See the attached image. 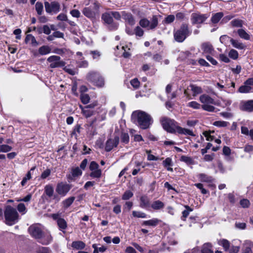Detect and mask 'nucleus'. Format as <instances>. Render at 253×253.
<instances>
[{"instance_id":"f257e3e1","label":"nucleus","mask_w":253,"mask_h":253,"mask_svg":"<svg viewBox=\"0 0 253 253\" xmlns=\"http://www.w3.org/2000/svg\"><path fill=\"white\" fill-rule=\"evenodd\" d=\"M5 223L12 225L18 222L19 214L16 210L10 206H7L4 212Z\"/></svg>"},{"instance_id":"f03ea898","label":"nucleus","mask_w":253,"mask_h":253,"mask_svg":"<svg viewBox=\"0 0 253 253\" xmlns=\"http://www.w3.org/2000/svg\"><path fill=\"white\" fill-rule=\"evenodd\" d=\"M136 115L137 121L140 127L142 129L148 128L152 123V119L151 116L144 112H138L133 113V115Z\"/></svg>"},{"instance_id":"7ed1b4c3","label":"nucleus","mask_w":253,"mask_h":253,"mask_svg":"<svg viewBox=\"0 0 253 253\" xmlns=\"http://www.w3.org/2000/svg\"><path fill=\"white\" fill-rule=\"evenodd\" d=\"M200 102L203 104L201 106L202 108L208 112H214L215 108L211 105V104H215V102L213 98L209 95L204 94L201 95L199 97Z\"/></svg>"},{"instance_id":"20e7f679","label":"nucleus","mask_w":253,"mask_h":253,"mask_svg":"<svg viewBox=\"0 0 253 253\" xmlns=\"http://www.w3.org/2000/svg\"><path fill=\"white\" fill-rule=\"evenodd\" d=\"M190 33L188 25L183 24L178 30L174 32V38L176 42H181L189 35Z\"/></svg>"},{"instance_id":"39448f33","label":"nucleus","mask_w":253,"mask_h":253,"mask_svg":"<svg viewBox=\"0 0 253 253\" xmlns=\"http://www.w3.org/2000/svg\"><path fill=\"white\" fill-rule=\"evenodd\" d=\"M162 125L165 130L170 133H175L178 126L173 120L164 117L161 120Z\"/></svg>"},{"instance_id":"423d86ee","label":"nucleus","mask_w":253,"mask_h":253,"mask_svg":"<svg viewBox=\"0 0 253 253\" xmlns=\"http://www.w3.org/2000/svg\"><path fill=\"white\" fill-rule=\"evenodd\" d=\"M87 79L97 86L102 87L104 84V79L97 72H89L87 75Z\"/></svg>"},{"instance_id":"0eeeda50","label":"nucleus","mask_w":253,"mask_h":253,"mask_svg":"<svg viewBox=\"0 0 253 253\" xmlns=\"http://www.w3.org/2000/svg\"><path fill=\"white\" fill-rule=\"evenodd\" d=\"M139 23L142 27L147 28L148 30H152L157 26L158 20L157 16L154 15L150 21L146 18H143L140 20Z\"/></svg>"},{"instance_id":"6e6552de","label":"nucleus","mask_w":253,"mask_h":253,"mask_svg":"<svg viewBox=\"0 0 253 253\" xmlns=\"http://www.w3.org/2000/svg\"><path fill=\"white\" fill-rule=\"evenodd\" d=\"M47 61L50 63L49 66L52 68L62 67L65 65V63L60 60L59 56L56 55L49 57Z\"/></svg>"},{"instance_id":"1a4fd4ad","label":"nucleus","mask_w":253,"mask_h":253,"mask_svg":"<svg viewBox=\"0 0 253 253\" xmlns=\"http://www.w3.org/2000/svg\"><path fill=\"white\" fill-rule=\"evenodd\" d=\"M71 186L66 183L60 182L57 184L56 192L62 197L65 196L70 190Z\"/></svg>"},{"instance_id":"9d476101","label":"nucleus","mask_w":253,"mask_h":253,"mask_svg":"<svg viewBox=\"0 0 253 253\" xmlns=\"http://www.w3.org/2000/svg\"><path fill=\"white\" fill-rule=\"evenodd\" d=\"M209 17L207 14H200L193 13L191 16V21L193 24H200L203 23Z\"/></svg>"},{"instance_id":"9b49d317","label":"nucleus","mask_w":253,"mask_h":253,"mask_svg":"<svg viewBox=\"0 0 253 253\" xmlns=\"http://www.w3.org/2000/svg\"><path fill=\"white\" fill-rule=\"evenodd\" d=\"M102 19L104 22L110 25L111 30H114L117 28L118 24L113 22V19L111 13H104L102 15Z\"/></svg>"},{"instance_id":"f8f14e48","label":"nucleus","mask_w":253,"mask_h":253,"mask_svg":"<svg viewBox=\"0 0 253 253\" xmlns=\"http://www.w3.org/2000/svg\"><path fill=\"white\" fill-rule=\"evenodd\" d=\"M119 142V137L115 136L113 138H110L106 141L105 145V150L110 151L113 148L117 146Z\"/></svg>"},{"instance_id":"ddd939ff","label":"nucleus","mask_w":253,"mask_h":253,"mask_svg":"<svg viewBox=\"0 0 253 253\" xmlns=\"http://www.w3.org/2000/svg\"><path fill=\"white\" fill-rule=\"evenodd\" d=\"M30 234L34 238L38 239L41 237L42 231L41 228L37 225H33L29 228Z\"/></svg>"},{"instance_id":"4468645a","label":"nucleus","mask_w":253,"mask_h":253,"mask_svg":"<svg viewBox=\"0 0 253 253\" xmlns=\"http://www.w3.org/2000/svg\"><path fill=\"white\" fill-rule=\"evenodd\" d=\"M52 240V238L48 231L42 232L41 237L38 239L39 242L43 245L49 244Z\"/></svg>"},{"instance_id":"2eb2a0df","label":"nucleus","mask_w":253,"mask_h":253,"mask_svg":"<svg viewBox=\"0 0 253 253\" xmlns=\"http://www.w3.org/2000/svg\"><path fill=\"white\" fill-rule=\"evenodd\" d=\"M240 108L242 111L253 112V100L242 102L240 105Z\"/></svg>"},{"instance_id":"dca6fc26","label":"nucleus","mask_w":253,"mask_h":253,"mask_svg":"<svg viewBox=\"0 0 253 253\" xmlns=\"http://www.w3.org/2000/svg\"><path fill=\"white\" fill-rule=\"evenodd\" d=\"M198 177L201 182L211 183L214 180L211 176H209L205 173H200L198 175ZM209 186L213 187V188L215 187V186L212 184H209Z\"/></svg>"},{"instance_id":"f3484780","label":"nucleus","mask_w":253,"mask_h":253,"mask_svg":"<svg viewBox=\"0 0 253 253\" xmlns=\"http://www.w3.org/2000/svg\"><path fill=\"white\" fill-rule=\"evenodd\" d=\"M84 15L86 17L91 19L95 18L97 13L90 7H84L82 11Z\"/></svg>"},{"instance_id":"a211bd4d","label":"nucleus","mask_w":253,"mask_h":253,"mask_svg":"<svg viewBox=\"0 0 253 253\" xmlns=\"http://www.w3.org/2000/svg\"><path fill=\"white\" fill-rule=\"evenodd\" d=\"M204 53L213 54L214 50L212 45L209 42H204L201 45Z\"/></svg>"},{"instance_id":"6ab92c4d","label":"nucleus","mask_w":253,"mask_h":253,"mask_svg":"<svg viewBox=\"0 0 253 253\" xmlns=\"http://www.w3.org/2000/svg\"><path fill=\"white\" fill-rule=\"evenodd\" d=\"M122 17L125 21L130 25H133L135 24V20L131 14L122 12Z\"/></svg>"},{"instance_id":"aec40b11","label":"nucleus","mask_w":253,"mask_h":253,"mask_svg":"<svg viewBox=\"0 0 253 253\" xmlns=\"http://www.w3.org/2000/svg\"><path fill=\"white\" fill-rule=\"evenodd\" d=\"M140 207L142 208H147L150 206V200L146 196H142L140 198Z\"/></svg>"},{"instance_id":"412c9836","label":"nucleus","mask_w":253,"mask_h":253,"mask_svg":"<svg viewBox=\"0 0 253 253\" xmlns=\"http://www.w3.org/2000/svg\"><path fill=\"white\" fill-rule=\"evenodd\" d=\"M161 220L158 218H153L150 220L144 221L142 225L144 226H150L155 227L157 226L160 222Z\"/></svg>"},{"instance_id":"4be33fe9","label":"nucleus","mask_w":253,"mask_h":253,"mask_svg":"<svg viewBox=\"0 0 253 253\" xmlns=\"http://www.w3.org/2000/svg\"><path fill=\"white\" fill-rule=\"evenodd\" d=\"M176 131H177L179 134H183L185 135H188L190 136H194V134L193 133V132L187 128H182L179 126H178L177 127V129L176 130Z\"/></svg>"},{"instance_id":"5701e85b","label":"nucleus","mask_w":253,"mask_h":253,"mask_svg":"<svg viewBox=\"0 0 253 253\" xmlns=\"http://www.w3.org/2000/svg\"><path fill=\"white\" fill-rule=\"evenodd\" d=\"M57 224L60 231L65 233V230L67 228V224L65 220L62 218L58 219Z\"/></svg>"},{"instance_id":"b1692460","label":"nucleus","mask_w":253,"mask_h":253,"mask_svg":"<svg viewBox=\"0 0 253 253\" xmlns=\"http://www.w3.org/2000/svg\"><path fill=\"white\" fill-rule=\"evenodd\" d=\"M232 45L235 47L239 49H243L245 48V45L241 42L234 40L233 39H230Z\"/></svg>"},{"instance_id":"393cba45","label":"nucleus","mask_w":253,"mask_h":253,"mask_svg":"<svg viewBox=\"0 0 253 253\" xmlns=\"http://www.w3.org/2000/svg\"><path fill=\"white\" fill-rule=\"evenodd\" d=\"M212 247V246L211 243L204 244L201 249V253H213V251L211 250Z\"/></svg>"},{"instance_id":"a878e982","label":"nucleus","mask_w":253,"mask_h":253,"mask_svg":"<svg viewBox=\"0 0 253 253\" xmlns=\"http://www.w3.org/2000/svg\"><path fill=\"white\" fill-rule=\"evenodd\" d=\"M164 204L160 200H157L152 203L151 208L154 210H159L164 207Z\"/></svg>"},{"instance_id":"bb28decb","label":"nucleus","mask_w":253,"mask_h":253,"mask_svg":"<svg viewBox=\"0 0 253 253\" xmlns=\"http://www.w3.org/2000/svg\"><path fill=\"white\" fill-rule=\"evenodd\" d=\"M85 244L81 241H74L72 243V247L76 250H82L84 248Z\"/></svg>"},{"instance_id":"cd10ccee","label":"nucleus","mask_w":253,"mask_h":253,"mask_svg":"<svg viewBox=\"0 0 253 253\" xmlns=\"http://www.w3.org/2000/svg\"><path fill=\"white\" fill-rule=\"evenodd\" d=\"M3 139L0 138V152H8L12 149V147L6 144L1 145Z\"/></svg>"},{"instance_id":"c85d7f7f","label":"nucleus","mask_w":253,"mask_h":253,"mask_svg":"<svg viewBox=\"0 0 253 253\" xmlns=\"http://www.w3.org/2000/svg\"><path fill=\"white\" fill-rule=\"evenodd\" d=\"M75 199V198L74 197H70L63 201L62 204L63 206V207L65 209H67L74 202Z\"/></svg>"},{"instance_id":"c756f323","label":"nucleus","mask_w":253,"mask_h":253,"mask_svg":"<svg viewBox=\"0 0 253 253\" xmlns=\"http://www.w3.org/2000/svg\"><path fill=\"white\" fill-rule=\"evenodd\" d=\"M44 193L49 198H51L54 193L53 188L51 185H46L44 187Z\"/></svg>"},{"instance_id":"7c9ffc66","label":"nucleus","mask_w":253,"mask_h":253,"mask_svg":"<svg viewBox=\"0 0 253 253\" xmlns=\"http://www.w3.org/2000/svg\"><path fill=\"white\" fill-rule=\"evenodd\" d=\"M252 87L247 84H244V85L241 86L238 89V92L241 93H246L250 92H252Z\"/></svg>"},{"instance_id":"2f4dec72","label":"nucleus","mask_w":253,"mask_h":253,"mask_svg":"<svg viewBox=\"0 0 253 253\" xmlns=\"http://www.w3.org/2000/svg\"><path fill=\"white\" fill-rule=\"evenodd\" d=\"M51 51V48L47 45H43L39 49V52L41 55H45Z\"/></svg>"},{"instance_id":"473e14b6","label":"nucleus","mask_w":253,"mask_h":253,"mask_svg":"<svg viewBox=\"0 0 253 253\" xmlns=\"http://www.w3.org/2000/svg\"><path fill=\"white\" fill-rule=\"evenodd\" d=\"M237 33L241 38L246 40H250V36L244 30L242 29H239Z\"/></svg>"},{"instance_id":"72a5a7b5","label":"nucleus","mask_w":253,"mask_h":253,"mask_svg":"<svg viewBox=\"0 0 253 253\" xmlns=\"http://www.w3.org/2000/svg\"><path fill=\"white\" fill-rule=\"evenodd\" d=\"M90 176L93 178H99L101 176L102 171L100 169L98 168L95 170H90Z\"/></svg>"},{"instance_id":"f704fd0d","label":"nucleus","mask_w":253,"mask_h":253,"mask_svg":"<svg viewBox=\"0 0 253 253\" xmlns=\"http://www.w3.org/2000/svg\"><path fill=\"white\" fill-rule=\"evenodd\" d=\"M218 244L222 246L226 251L229 250L230 243L228 240L226 239L220 240L218 241Z\"/></svg>"},{"instance_id":"c9c22d12","label":"nucleus","mask_w":253,"mask_h":253,"mask_svg":"<svg viewBox=\"0 0 253 253\" xmlns=\"http://www.w3.org/2000/svg\"><path fill=\"white\" fill-rule=\"evenodd\" d=\"M185 208L186 210L182 211V216L181 217V219L183 221L186 220V218L189 215L190 212L193 211L188 206H185Z\"/></svg>"},{"instance_id":"e433bc0d","label":"nucleus","mask_w":253,"mask_h":253,"mask_svg":"<svg viewBox=\"0 0 253 253\" xmlns=\"http://www.w3.org/2000/svg\"><path fill=\"white\" fill-rule=\"evenodd\" d=\"M223 14L222 12H218L215 13L214 15L211 17V22L213 23H217L219 22L220 19L222 17Z\"/></svg>"},{"instance_id":"4c0bfd02","label":"nucleus","mask_w":253,"mask_h":253,"mask_svg":"<svg viewBox=\"0 0 253 253\" xmlns=\"http://www.w3.org/2000/svg\"><path fill=\"white\" fill-rule=\"evenodd\" d=\"M191 90L193 92V95L196 96L198 94L202 92V89L201 87L196 86L195 85H191L190 86Z\"/></svg>"},{"instance_id":"58836bf2","label":"nucleus","mask_w":253,"mask_h":253,"mask_svg":"<svg viewBox=\"0 0 253 253\" xmlns=\"http://www.w3.org/2000/svg\"><path fill=\"white\" fill-rule=\"evenodd\" d=\"M180 161L185 162L187 165H193L194 164V160L191 157L186 156H182L180 157Z\"/></svg>"},{"instance_id":"ea45409f","label":"nucleus","mask_w":253,"mask_h":253,"mask_svg":"<svg viewBox=\"0 0 253 253\" xmlns=\"http://www.w3.org/2000/svg\"><path fill=\"white\" fill-rule=\"evenodd\" d=\"M51 12H53L55 13L58 12L60 10V4L58 2L53 1L51 2Z\"/></svg>"},{"instance_id":"a19ab883","label":"nucleus","mask_w":253,"mask_h":253,"mask_svg":"<svg viewBox=\"0 0 253 253\" xmlns=\"http://www.w3.org/2000/svg\"><path fill=\"white\" fill-rule=\"evenodd\" d=\"M80 99L83 104H86L89 102L90 97L87 94L81 93L80 95Z\"/></svg>"},{"instance_id":"79ce46f5","label":"nucleus","mask_w":253,"mask_h":253,"mask_svg":"<svg viewBox=\"0 0 253 253\" xmlns=\"http://www.w3.org/2000/svg\"><path fill=\"white\" fill-rule=\"evenodd\" d=\"M132 215L134 217L137 218H146L147 215L144 212L139 211H133L132 212Z\"/></svg>"},{"instance_id":"37998d69","label":"nucleus","mask_w":253,"mask_h":253,"mask_svg":"<svg viewBox=\"0 0 253 253\" xmlns=\"http://www.w3.org/2000/svg\"><path fill=\"white\" fill-rule=\"evenodd\" d=\"M38 31L40 34L43 32L46 35H49L51 32L50 27L46 25L43 26L42 29L39 28Z\"/></svg>"},{"instance_id":"c03bdc74","label":"nucleus","mask_w":253,"mask_h":253,"mask_svg":"<svg viewBox=\"0 0 253 253\" xmlns=\"http://www.w3.org/2000/svg\"><path fill=\"white\" fill-rule=\"evenodd\" d=\"M82 174V171L79 167H76L72 169V174L73 177L80 176Z\"/></svg>"},{"instance_id":"a18cd8bd","label":"nucleus","mask_w":253,"mask_h":253,"mask_svg":"<svg viewBox=\"0 0 253 253\" xmlns=\"http://www.w3.org/2000/svg\"><path fill=\"white\" fill-rule=\"evenodd\" d=\"M133 195L132 192L129 190L126 191L122 196V199L124 200H127L131 198Z\"/></svg>"},{"instance_id":"49530a36","label":"nucleus","mask_w":253,"mask_h":253,"mask_svg":"<svg viewBox=\"0 0 253 253\" xmlns=\"http://www.w3.org/2000/svg\"><path fill=\"white\" fill-rule=\"evenodd\" d=\"M201 106L202 105H201L196 101H191L190 102H189L187 104L188 107L192 108L195 109H200Z\"/></svg>"},{"instance_id":"de8ad7c7","label":"nucleus","mask_w":253,"mask_h":253,"mask_svg":"<svg viewBox=\"0 0 253 253\" xmlns=\"http://www.w3.org/2000/svg\"><path fill=\"white\" fill-rule=\"evenodd\" d=\"M36 10L39 15H41L43 10V5L41 2H37L35 5Z\"/></svg>"},{"instance_id":"09e8293b","label":"nucleus","mask_w":253,"mask_h":253,"mask_svg":"<svg viewBox=\"0 0 253 253\" xmlns=\"http://www.w3.org/2000/svg\"><path fill=\"white\" fill-rule=\"evenodd\" d=\"M93 111L86 108H85V110H83V112L82 113L83 115L86 118L92 116L93 115Z\"/></svg>"},{"instance_id":"8fccbe9b","label":"nucleus","mask_w":253,"mask_h":253,"mask_svg":"<svg viewBox=\"0 0 253 253\" xmlns=\"http://www.w3.org/2000/svg\"><path fill=\"white\" fill-rule=\"evenodd\" d=\"M121 141L125 144L128 143L129 140V135L126 133H123L121 136Z\"/></svg>"},{"instance_id":"3c124183","label":"nucleus","mask_w":253,"mask_h":253,"mask_svg":"<svg viewBox=\"0 0 253 253\" xmlns=\"http://www.w3.org/2000/svg\"><path fill=\"white\" fill-rule=\"evenodd\" d=\"M228 55L230 58H231L233 59H236L238 57V53L235 49H231L229 51Z\"/></svg>"},{"instance_id":"603ef678","label":"nucleus","mask_w":253,"mask_h":253,"mask_svg":"<svg viewBox=\"0 0 253 253\" xmlns=\"http://www.w3.org/2000/svg\"><path fill=\"white\" fill-rule=\"evenodd\" d=\"M130 84L135 89H137L140 86V82L137 78L132 80Z\"/></svg>"},{"instance_id":"864d4df0","label":"nucleus","mask_w":253,"mask_h":253,"mask_svg":"<svg viewBox=\"0 0 253 253\" xmlns=\"http://www.w3.org/2000/svg\"><path fill=\"white\" fill-rule=\"evenodd\" d=\"M17 210L22 213V214H25L26 212V208L25 205L23 203H20L17 206Z\"/></svg>"},{"instance_id":"5fc2aeb1","label":"nucleus","mask_w":253,"mask_h":253,"mask_svg":"<svg viewBox=\"0 0 253 253\" xmlns=\"http://www.w3.org/2000/svg\"><path fill=\"white\" fill-rule=\"evenodd\" d=\"M134 32L136 36L139 37H142L144 34L143 30L139 26L135 27Z\"/></svg>"},{"instance_id":"6e6d98bb","label":"nucleus","mask_w":253,"mask_h":253,"mask_svg":"<svg viewBox=\"0 0 253 253\" xmlns=\"http://www.w3.org/2000/svg\"><path fill=\"white\" fill-rule=\"evenodd\" d=\"M228 123L222 121H216L213 123V125L215 126L219 127H224L228 125Z\"/></svg>"},{"instance_id":"4d7b16f0","label":"nucleus","mask_w":253,"mask_h":253,"mask_svg":"<svg viewBox=\"0 0 253 253\" xmlns=\"http://www.w3.org/2000/svg\"><path fill=\"white\" fill-rule=\"evenodd\" d=\"M31 178V173L30 171H29L26 175L23 178L22 181H21V185L22 186H24L26 183H27V181L29 179H30Z\"/></svg>"},{"instance_id":"13d9d810","label":"nucleus","mask_w":253,"mask_h":253,"mask_svg":"<svg viewBox=\"0 0 253 253\" xmlns=\"http://www.w3.org/2000/svg\"><path fill=\"white\" fill-rule=\"evenodd\" d=\"M163 164L165 168L172 166V160L170 158H167L163 162Z\"/></svg>"},{"instance_id":"bf43d9fd","label":"nucleus","mask_w":253,"mask_h":253,"mask_svg":"<svg viewBox=\"0 0 253 253\" xmlns=\"http://www.w3.org/2000/svg\"><path fill=\"white\" fill-rule=\"evenodd\" d=\"M37 253H52L51 251L47 248L41 247L37 251Z\"/></svg>"},{"instance_id":"052dcab7","label":"nucleus","mask_w":253,"mask_h":253,"mask_svg":"<svg viewBox=\"0 0 253 253\" xmlns=\"http://www.w3.org/2000/svg\"><path fill=\"white\" fill-rule=\"evenodd\" d=\"M231 23L234 27H241L242 26V21L240 20L235 19L232 21Z\"/></svg>"},{"instance_id":"680f3d73","label":"nucleus","mask_w":253,"mask_h":253,"mask_svg":"<svg viewBox=\"0 0 253 253\" xmlns=\"http://www.w3.org/2000/svg\"><path fill=\"white\" fill-rule=\"evenodd\" d=\"M71 15L74 17L79 18L80 17L81 13L77 9H73L70 11Z\"/></svg>"},{"instance_id":"e2e57ef3","label":"nucleus","mask_w":253,"mask_h":253,"mask_svg":"<svg viewBox=\"0 0 253 253\" xmlns=\"http://www.w3.org/2000/svg\"><path fill=\"white\" fill-rule=\"evenodd\" d=\"M98 168H99V165L95 162L92 161L90 163L89 167L90 170H95V169H97Z\"/></svg>"},{"instance_id":"0e129e2a","label":"nucleus","mask_w":253,"mask_h":253,"mask_svg":"<svg viewBox=\"0 0 253 253\" xmlns=\"http://www.w3.org/2000/svg\"><path fill=\"white\" fill-rule=\"evenodd\" d=\"M250 204V201L247 199H243L240 201V205L244 208H248Z\"/></svg>"},{"instance_id":"69168bd1","label":"nucleus","mask_w":253,"mask_h":253,"mask_svg":"<svg viewBox=\"0 0 253 253\" xmlns=\"http://www.w3.org/2000/svg\"><path fill=\"white\" fill-rule=\"evenodd\" d=\"M112 16H113L116 20H119L121 19L122 14L121 15L119 12L112 11L110 12Z\"/></svg>"},{"instance_id":"338daca9","label":"nucleus","mask_w":253,"mask_h":253,"mask_svg":"<svg viewBox=\"0 0 253 253\" xmlns=\"http://www.w3.org/2000/svg\"><path fill=\"white\" fill-rule=\"evenodd\" d=\"M203 134L206 137L207 141H212L213 140V136L211 135V133L208 131H204Z\"/></svg>"},{"instance_id":"774afa93","label":"nucleus","mask_w":253,"mask_h":253,"mask_svg":"<svg viewBox=\"0 0 253 253\" xmlns=\"http://www.w3.org/2000/svg\"><path fill=\"white\" fill-rule=\"evenodd\" d=\"M78 65L79 67L86 68L88 65V63L87 61L83 60V61H78Z\"/></svg>"}]
</instances>
